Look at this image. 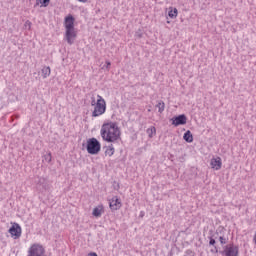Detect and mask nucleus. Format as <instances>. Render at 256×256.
<instances>
[{"instance_id": "nucleus-1", "label": "nucleus", "mask_w": 256, "mask_h": 256, "mask_svg": "<svg viewBox=\"0 0 256 256\" xmlns=\"http://www.w3.org/2000/svg\"><path fill=\"white\" fill-rule=\"evenodd\" d=\"M100 135L106 143H115L121 139V130L115 122H107L101 126Z\"/></svg>"}, {"instance_id": "nucleus-8", "label": "nucleus", "mask_w": 256, "mask_h": 256, "mask_svg": "<svg viewBox=\"0 0 256 256\" xmlns=\"http://www.w3.org/2000/svg\"><path fill=\"white\" fill-rule=\"evenodd\" d=\"M121 205V200H119L117 196H114L109 202V207L111 211H117L121 209Z\"/></svg>"}, {"instance_id": "nucleus-22", "label": "nucleus", "mask_w": 256, "mask_h": 256, "mask_svg": "<svg viewBox=\"0 0 256 256\" xmlns=\"http://www.w3.org/2000/svg\"><path fill=\"white\" fill-rule=\"evenodd\" d=\"M91 105H92V107H96L97 106V101L95 100V97L91 98Z\"/></svg>"}, {"instance_id": "nucleus-26", "label": "nucleus", "mask_w": 256, "mask_h": 256, "mask_svg": "<svg viewBox=\"0 0 256 256\" xmlns=\"http://www.w3.org/2000/svg\"><path fill=\"white\" fill-rule=\"evenodd\" d=\"M215 253H219V250L217 249V246H214Z\"/></svg>"}, {"instance_id": "nucleus-7", "label": "nucleus", "mask_w": 256, "mask_h": 256, "mask_svg": "<svg viewBox=\"0 0 256 256\" xmlns=\"http://www.w3.org/2000/svg\"><path fill=\"white\" fill-rule=\"evenodd\" d=\"M224 253L226 256H238L239 255V247L238 246H226Z\"/></svg>"}, {"instance_id": "nucleus-20", "label": "nucleus", "mask_w": 256, "mask_h": 256, "mask_svg": "<svg viewBox=\"0 0 256 256\" xmlns=\"http://www.w3.org/2000/svg\"><path fill=\"white\" fill-rule=\"evenodd\" d=\"M135 37H137V39H141V37H143V33L141 32V30H138V31L135 33Z\"/></svg>"}, {"instance_id": "nucleus-25", "label": "nucleus", "mask_w": 256, "mask_h": 256, "mask_svg": "<svg viewBox=\"0 0 256 256\" xmlns=\"http://www.w3.org/2000/svg\"><path fill=\"white\" fill-rule=\"evenodd\" d=\"M80 3H87L88 0H78Z\"/></svg>"}, {"instance_id": "nucleus-16", "label": "nucleus", "mask_w": 256, "mask_h": 256, "mask_svg": "<svg viewBox=\"0 0 256 256\" xmlns=\"http://www.w3.org/2000/svg\"><path fill=\"white\" fill-rule=\"evenodd\" d=\"M156 107L160 113H163V111H165V102L159 101Z\"/></svg>"}, {"instance_id": "nucleus-3", "label": "nucleus", "mask_w": 256, "mask_h": 256, "mask_svg": "<svg viewBox=\"0 0 256 256\" xmlns=\"http://www.w3.org/2000/svg\"><path fill=\"white\" fill-rule=\"evenodd\" d=\"M86 150L89 155H99L101 151V142L97 138H90L87 140Z\"/></svg>"}, {"instance_id": "nucleus-11", "label": "nucleus", "mask_w": 256, "mask_h": 256, "mask_svg": "<svg viewBox=\"0 0 256 256\" xmlns=\"http://www.w3.org/2000/svg\"><path fill=\"white\" fill-rule=\"evenodd\" d=\"M183 139L186 141V143H193V134L190 130L184 133Z\"/></svg>"}, {"instance_id": "nucleus-2", "label": "nucleus", "mask_w": 256, "mask_h": 256, "mask_svg": "<svg viewBox=\"0 0 256 256\" xmlns=\"http://www.w3.org/2000/svg\"><path fill=\"white\" fill-rule=\"evenodd\" d=\"M64 27L66 29L65 39L68 45H73L75 43V39H77V32L75 31V17L69 14L64 19Z\"/></svg>"}, {"instance_id": "nucleus-24", "label": "nucleus", "mask_w": 256, "mask_h": 256, "mask_svg": "<svg viewBox=\"0 0 256 256\" xmlns=\"http://www.w3.org/2000/svg\"><path fill=\"white\" fill-rule=\"evenodd\" d=\"M24 25L28 27V29H31V21L27 20Z\"/></svg>"}, {"instance_id": "nucleus-23", "label": "nucleus", "mask_w": 256, "mask_h": 256, "mask_svg": "<svg viewBox=\"0 0 256 256\" xmlns=\"http://www.w3.org/2000/svg\"><path fill=\"white\" fill-rule=\"evenodd\" d=\"M109 67H111V62L110 61H106V65L103 66V69H107L109 71Z\"/></svg>"}, {"instance_id": "nucleus-21", "label": "nucleus", "mask_w": 256, "mask_h": 256, "mask_svg": "<svg viewBox=\"0 0 256 256\" xmlns=\"http://www.w3.org/2000/svg\"><path fill=\"white\" fill-rule=\"evenodd\" d=\"M215 243H217V241H215V238L210 237L209 245H212L213 247H215Z\"/></svg>"}, {"instance_id": "nucleus-4", "label": "nucleus", "mask_w": 256, "mask_h": 256, "mask_svg": "<svg viewBox=\"0 0 256 256\" xmlns=\"http://www.w3.org/2000/svg\"><path fill=\"white\" fill-rule=\"evenodd\" d=\"M97 97L98 99L94 111L92 112V117H99L107 111V103L105 102V99H103L101 95H97Z\"/></svg>"}, {"instance_id": "nucleus-12", "label": "nucleus", "mask_w": 256, "mask_h": 256, "mask_svg": "<svg viewBox=\"0 0 256 256\" xmlns=\"http://www.w3.org/2000/svg\"><path fill=\"white\" fill-rule=\"evenodd\" d=\"M51 75V68L49 66H45L42 68V76L44 79H47Z\"/></svg>"}, {"instance_id": "nucleus-17", "label": "nucleus", "mask_w": 256, "mask_h": 256, "mask_svg": "<svg viewBox=\"0 0 256 256\" xmlns=\"http://www.w3.org/2000/svg\"><path fill=\"white\" fill-rule=\"evenodd\" d=\"M148 137L152 138L155 133H157V129L155 127H151L147 129Z\"/></svg>"}, {"instance_id": "nucleus-14", "label": "nucleus", "mask_w": 256, "mask_h": 256, "mask_svg": "<svg viewBox=\"0 0 256 256\" xmlns=\"http://www.w3.org/2000/svg\"><path fill=\"white\" fill-rule=\"evenodd\" d=\"M50 1L51 0H36L35 7L39 6V4H41V7H48Z\"/></svg>"}, {"instance_id": "nucleus-13", "label": "nucleus", "mask_w": 256, "mask_h": 256, "mask_svg": "<svg viewBox=\"0 0 256 256\" xmlns=\"http://www.w3.org/2000/svg\"><path fill=\"white\" fill-rule=\"evenodd\" d=\"M114 154H115V148L113 147V144H111L106 148L105 155L112 157V155Z\"/></svg>"}, {"instance_id": "nucleus-10", "label": "nucleus", "mask_w": 256, "mask_h": 256, "mask_svg": "<svg viewBox=\"0 0 256 256\" xmlns=\"http://www.w3.org/2000/svg\"><path fill=\"white\" fill-rule=\"evenodd\" d=\"M102 213H103V205H99L95 207L92 211V215L94 217H101Z\"/></svg>"}, {"instance_id": "nucleus-6", "label": "nucleus", "mask_w": 256, "mask_h": 256, "mask_svg": "<svg viewBox=\"0 0 256 256\" xmlns=\"http://www.w3.org/2000/svg\"><path fill=\"white\" fill-rule=\"evenodd\" d=\"M8 232L10 233L11 237H14V239H19V237H21V226L17 223H14L8 230Z\"/></svg>"}, {"instance_id": "nucleus-27", "label": "nucleus", "mask_w": 256, "mask_h": 256, "mask_svg": "<svg viewBox=\"0 0 256 256\" xmlns=\"http://www.w3.org/2000/svg\"><path fill=\"white\" fill-rule=\"evenodd\" d=\"M254 242H255V245H256V234L254 235Z\"/></svg>"}, {"instance_id": "nucleus-18", "label": "nucleus", "mask_w": 256, "mask_h": 256, "mask_svg": "<svg viewBox=\"0 0 256 256\" xmlns=\"http://www.w3.org/2000/svg\"><path fill=\"white\" fill-rule=\"evenodd\" d=\"M51 159H52L51 152L43 156V161H45L46 163H51Z\"/></svg>"}, {"instance_id": "nucleus-9", "label": "nucleus", "mask_w": 256, "mask_h": 256, "mask_svg": "<svg viewBox=\"0 0 256 256\" xmlns=\"http://www.w3.org/2000/svg\"><path fill=\"white\" fill-rule=\"evenodd\" d=\"M212 169H215L216 171H219L221 169L223 163L221 162V157L212 158L210 163Z\"/></svg>"}, {"instance_id": "nucleus-19", "label": "nucleus", "mask_w": 256, "mask_h": 256, "mask_svg": "<svg viewBox=\"0 0 256 256\" xmlns=\"http://www.w3.org/2000/svg\"><path fill=\"white\" fill-rule=\"evenodd\" d=\"M219 241H220L221 245L227 244V239H225L223 236L219 237Z\"/></svg>"}, {"instance_id": "nucleus-5", "label": "nucleus", "mask_w": 256, "mask_h": 256, "mask_svg": "<svg viewBox=\"0 0 256 256\" xmlns=\"http://www.w3.org/2000/svg\"><path fill=\"white\" fill-rule=\"evenodd\" d=\"M172 125L174 127H179V125H187V116L185 114H180L178 116H174L172 119Z\"/></svg>"}, {"instance_id": "nucleus-15", "label": "nucleus", "mask_w": 256, "mask_h": 256, "mask_svg": "<svg viewBox=\"0 0 256 256\" xmlns=\"http://www.w3.org/2000/svg\"><path fill=\"white\" fill-rule=\"evenodd\" d=\"M177 13H178V10L177 8H171V10H169L168 12V16L170 17V19H175L177 17Z\"/></svg>"}]
</instances>
